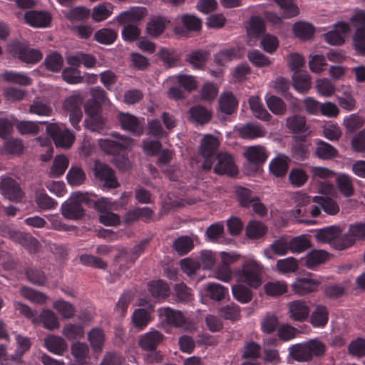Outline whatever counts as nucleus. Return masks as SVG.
<instances>
[{"label":"nucleus","instance_id":"obj_1","mask_svg":"<svg viewBox=\"0 0 365 365\" xmlns=\"http://www.w3.org/2000/svg\"><path fill=\"white\" fill-rule=\"evenodd\" d=\"M238 280L252 288H258L262 282V267L254 259H247L237 272Z\"/></svg>","mask_w":365,"mask_h":365},{"label":"nucleus","instance_id":"obj_2","mask_svg":"<svg viewBox=\"0 0 365 365\" xmlns=\"http://www.w3.org/2000/svg\"><path fill=\"white\" fill-rule=\"evenodd\" d=\"M294 200L297 208L292 212L293 217L301 223L309 225L314 222L313 220L302 219V217L308 216L310 214L312 217H317L320 214L319 207H309L310 197L305 193L297 192Z\"/></svg>","mask_w":365,"mask_h":365},{"label":"nucleus","instance_id":"obj_3","mask_svg":"<svg viewBox=\"0 0 365 365\" xmlns=\"http://www.w3.org/2000/svg\"><path fill=\"white\" fill-rule=\"evenodd\" d=\"M88 200L87 194L75 192L70 198L61 205L62 215L67 219L77 220L83 214L81 204Z\"/></svg>","mask_w":365,"mask_h":365},{"label":"nucleus","instance_id":"obj_4","mask_svg":"<svg viewBox=\"0 0 365 365\" xmlns=\"http://www.w3.org/2000/svg\"><path fill=\"white\" fill-rule=\"evenodd\" d=\"M46 132L57 147L68 148L75 140L74 135L62 124L50 123L47 125Z\"/></svg>","mask_w":365,"mask_h":365},{"label":"nucleus","instance_id":"obj_5","mask_svg":"<svg viewBox=\"0 0 365 365\" xmlns=\"http://www.w3.org/2000/svg\"><path fill=\"white\" fill-rule=\"evenodd\" d=\"M356 240H365V222H357L349 225L348 232L342 237V241L336 242V250H344L352 246Z\"/></svg>","mask_w":365,"mask_h":365},{"label":"nucleus","instance_id":"obj_6","mask_svg":"<svg viewBox=\"0 0 365 365\" xmlns=\"http://www.w3.org/2000/svg\"><path fill=\"white\" fill-rule=\"evenodd\" d=\"M23 16L26 24L36 29L48 28L52 21L51 14L45 10H29Z\"/></svg>","mask_w":365,"mask_h":365},{"label":"nucleus","instance_id":"obj_7","mask_svg":"<svg viewBox=\"0 0 365 365\" xmlns=\"http://www.w3.org/2000/svg\"><path fill=\"white\" fill-rule=\"evenodd\" d=\"M159 316L160 319L166 322L168 324L176 327H181L188 330L192 327L186 317L180 311L172 309L169 307H162L159 309Z\"/></svg>","mask_w":365,"mask_h":365},{"label":"nucleus","instance_id":"obj_8","mask_svg":"<svg viewBox=\"0 0 365 365\" xmlns=\"http://www.w3.org/2000/svg\"><path fill=\"white\" fill-rule=\"evenodd\" d=\"M219 146L217 139L211 135H205L202 139L200 145V153L205 158L202 165L204 170H210L212 166V157Z\"/></svg>","mask_w":365,"mask_h":365},{"label":"nucleus","instance_id":"obj_9","mask_svg":"<svg viewBox=\"0 0 365 365\" xmlns=\"http://www.w3.org/2000/svg\"><path fill=\"white\" fill-rule=\"evenodd\" d=\"M177 25L174 29L176 34L185 36L187 31H198L201 28V21L194 15L185 14L178 16L176 19Z\"/></svg>","mask_w":365,"mask_h":365},{"label":"nucleus","instance_id":"obj_10","mask_svg":"<svg viewBox=\"0 0 365 365\" xmlns=\"http://www.w3.org/2000/svg\"><path fill=\"white\" fill-rule=\"evenodd\" d=\"M0 192L5 198L15 202L20 201L24 196L17 182L7 176H2L0 179Z\"/></svg>","mask_w":365,"mask_h":365},{"label":"nucleus","instance_id":"obj_11","mask_svg":"<svg viewBox=\"0 0 365 365\" xmlns=\"http://www.w3.org/2000/svg\"><path fill=\"white\" fill-rule=\"evenodd\" d=\"M216 159L217 163L214 166V170L216 173L230 176L235 175L237 173V168L230 154L226 152L220 153Z\"/></svg>","mask_w":365,"mask_h":365},{"label":"nucleus","instance_id":"obj_12","mask_svg":"<svg viewBox=\"0 0 365 365\" xmlns=\"http://www.w3.org/2000/svg\"><path fill=\"white\" fill-rule=\"evenodd\" d=\"M148 16V10L143 6H133L127 11L119 14L115 20L120 24H134L142 21Z\"/></svg>","mask_w":365,"mask_h":365},{"label":"nucleus","instance_id":"obj_13","mask_svg":"<svg viewBox=\"0 0 365 365\" xmlns=\"http://www.w3.org/2000/svg\"><path fill=\"white\" fill-rule=\"evenodd\" d=\"M118 120L123 130L137 135L143 133L144 123L135 115L128 113H120L118 115Z\"/></svg>","mask_w":365,"mask_h":365},{"label":"nucleus","instance_id":"obj_14","mask_svg":"<svg viewBox=\"0 0 365 365\" xmlns=\"http://www.w3.org/2000/svg\"><path fill=\"white\" fill-rule=\"evenodd\" d=\"M288 314L291 319L296 322L307 320L310 314L307 303L303 300H294L287 304Z\"/></svg>","mask_w":365,"mask_h":365},{"label":"nucleus","instance_id":"obj_15","mask_svg":"<svg viewBox=\"0 0 365 365\" xmlns=\"http://www.w3.org/2000/svg\"><path fill=\"white\" fill-rule=\"evenodd\" d=\"M94 174L96 178L104 182L106 187L115 188L118 186L113 171L107 165L96 161L94 166Z\"/></svg>","mask_w":365,"mask_h":365},{"label":"nucleus","instance_id":"obj_16","mask_svg":"<svg viewBox=\"0 0 365 365\" xmlns=\"http://www.w3.org/2000/svg\"><path fill=\"white\" fill-rule=\"evenodd\" d=\"M287 127L295 135L302 138L309 136L312 130L306 123L304 116L294 115L287 118Z\"/></svg>","mask_w":365,"mask_h":365},{"label":"nucleus","instance_id":"obj_17","mask_svg":"<svg viewBox=\"0 0 365 365\" xmlns=\"http://www.w3.org/2000/svg\"><path fill=\"white\" fill-rule=\"evenodd\" d=\"M321 280L319 278L306 277L297 279L292 284L293 291L299 295H304L317 290Z\"/></svg>","mask_w":365,"mask_h":365},{"label":"nucleus","instance_id":"obj_18","mask_svg":"<svg viewBox=\"0 0 365 365\" xmlns=\"http://www.w3.org/2000/svg\"><path fill=\"white\" fill-rule=\"evenodd\" d=\"M243 155L248 163L255 165L264 163L268 158L267 151L259 145L245 148Z\"/></svg>","mask_w":365,"mask_h":365},{"label":"nucleus","instance_id":"obj_19","mask_svg":"<svg viewBox=\"0 0 365 365\" xmlns=\"http://www.w3.org/2000/svg\"><path fill=\"white\" fill-rule=\"evenodd\" d=\"M36 323L34 324H42L43 327L48 330L53 331L60 327V322L56 314L50 309H43L41 313L37 315Z\"/></svg>","mask_w":365,"mask_h":365},{"label":"nucleus","instance_id":"obj_20","mask_svg":"<svg viewBox=\"0 0 365 365\" xmlns=\"http://www.w3.org/2000/svg\"><path fill=\"white\" fill-rule=\"evenodd\" d=\"M335 182L337 190L344 197H349L354 193L352 178L344 173L335 174Z\"/></svg>","mask_w":365,"mask_h":365},{"label":"nucleus","instance_id":"obj_21","mask_svg":"<svg viewBox=\"0 0 365 365\" xmlns=\"http://www.w3.org/2000/svg\"><path fill=\"white\" fill-rule=\"evenodd\" d=\"M43 344L48 351L58 356H62L68 348L67 343L63 338L53 334L46 337Z\"/></svg>","mask_w":365,"mask_h":365},{"label":"nucleus","instance_id":"obj_22","mask_svg":"<svg viewBox=\"0 0 365 365\" xmlns=\"http://www.w3.org/2000/svg\"><path fill=\"white\" fill-rule=\"evenodd\" d=\"M341 230L338 227H329L319 230L315 235L317 240L322 243H331L335 248L336 242H341L342 237L338 238Z\"/></svg>","mask_w":365,"mask_h":365},{"label":"nucleus","instance_id":"obj_23","mask_svg":"<svg viewBox=\"0 0 365 365\" xmlns=\"http://www.w3.org/2000/svg\"><path fill=\"white\" fill-rule=\"evenodd\" d=\"M86 112L88 118L85 120L86 126L92 131L100 132L105 128L106 122L103 117L98 114V110L92 111L88 106H86Z\"/></svg>","mask_w":365,"mask_h":365},{"label":"nucleus","instance_id":"obj_24","mask_svg":"<svg viewBox=\"0 0 365 365\" xmlns=\"http://www.w3.org/2000/svg\"><path fill=\"white\" fill-rule=\"evenodd\" d=\"M163 337V334L159 331H150L141 336L139 344L143 349L152 350L162 341Z\"/></svg>","mask_w":365,"mask_h":365},{"label":"nucleus","instance_id":"obj_25","mask_svg":"<svg viewBox=\"0 0 365 365\" xmlns=\"http://www.w3.org/2000/svg\"><path fill=\"white\" fill-rule=\"evenodd\" d=\"M114 6L110 2H103L95 6L91 12V18L96 22L107 19L113 12Z\"/></svg>","mask_w":365,"mask_h":365},{"label":"nucleus","instance_id":"obj_26","mask_svg":"<svg viewBox=\"0 0 365 365\" xmlns=\"http://www.w3.org/2000/svg\"><path fill=\"white\" fill-rule=\"evenodd\" d=\"M329 320V312L323 305H317L310 315V323L314 327H325Z\"/></svg>","mask_w":365,"mask_h":365},{"label":"nucleus","instance_id":"obj_27","mask_svg":"<svg viewBox=\"0 0 365 365\" xmlns=\"http://www.w3.org/2000/svg\"><path fill=\"white\" fill-rule=\"evenodd\" d=\"M239 134L243 138L254 139L264 136L266 131L259 124L248 123L239 128Z\"/></svg>","mask_w":365,"mask_h":365},{"label":"nucleus","instance_id":"obj_28","mask_svg":"<svg viewBox=\"0 0 365 365\" xmlns=\"http://www.w3.org/2000/svg\"><path fill=\"white\" fill-rule=\"evenodd\" d=\"M289 159L284 155H278L269 163V170L276 177L285 175L288 170Z\"/></svg>","mask_w":365,"mask_h":365},{"label":"nucleus","instance_id":"obj_29","mask_svg":"<svg viewBox=\"0 0 365 365\" xmlns=\"http://www.w3.org/2000/svg\"><path fill=\"white\" fill-rule=\"evenodd\" d=\"M168 22L166 18L163 16L151 18L147 24V33L153 37L159 36L164 31Z\"/></svg>","mask_w":365,"mask_h":365},{"label":"nucleus","instance_id":"obj_30","mask_svg":"<svg viewBox=\"0 0 365 365\" xmlns=\"http://www.w3.org/2000/svg\"><path fill=\"white\" fill-rule=\"evenodd\" d=\"M20 293L24 298L36 304H46L49 300L48 297L44 293L26 287H22Z\"/></svg>","mask_w":365,"mask_h":365},{"label":"nucleus","instance_id":"obj_31","mask_svg":"<svg viewBox=\"0 0 365 365\" xmlns=\"http://www.w3.org/2000/svg\"><path fill=\"white\" fill-rule=\"evenodd\" d=\"M264 290L267 296L276 297L285 294L288 285L284 281L272 280L264 284Z\"/></svg>","mask_w":365,"mask_h":365},{"label":"nucleus","instance_id":"obj_32","mask_svg":"<svg viewBox=\"0 0 365 365\" xmlns=\"http://www.w3.org/2000/svg\"><path fill=\"white\" fill-rule=\"evenodd\" d=\"M10 237L24 247H26L31 252H35L37 250V241L29 234L22 233L19 231H13L10 232Z\"/></svg>","mask_w":365,"mask_h":365},{"label":"nucleus","instance_id":"obj_33","mask_svg":"<svg viewBox=\"0 0 365 365\" xmlns=\"http://www.w3.org/2000/svg\"><path fill=\"white\" fill-rule=\"evenodd\" d=\"M328 258L329 255L327 252L322 250H313L306 256L304 264L307 268L312 269L324 263Z\"/></svg>","mask_w":365,"mask_h":365},{"label":"nucleus","instance_id":"obj_34","mask_svg":"<svg viewBox=\"0 0 365 365\" xmlns=\"http://www.w3.org/2000/svg\"><path fill=\"white\" fill-rule=\"evenodd\" d=\"M249 104L253 115L264 121H269L271 115L264 108L260 98L258 96H252L249 99Z\"/></svg>","mask_w":365,"mask_h":365},{"label":"nucleus","instance_id":"obj_35","mask_svg":"<svg viewBox=\"0 0 365 365\" xmlns=\"http://www.w3.org/2000/svg\"><path fill=\"white\" fill-rule=\"evenodd\" d=\"M53 307L63 319H69L76 314L74 306L71 303L61 299L54 301Z\"/></svg>","mask_w":365,"mask_h":365},{"label":"nucleus","instance_id":"obj_36","mask_svg":"<svg viewBox=\"0 0 365 365\" xmlns=\"http://www.w3.org/2000/svg\"><path fill=\"white\" fill-rule=\"evenodd\" d=\"M204 288L207 295L215 301H221L228 294V289L217 283H207Z\"/></svg>","mask_w":365,"mask_h":365},{"label":"nucleus","instance_id":"obj_37","mask_svg":"<svg viewBox=\"0 0 365 365\" xmlns=\"http://www.w3.org/2000/svg\"><path fill=\"white\" fill-rule=\"evenodd\" d=\"M210 118V112L202 106H193L190 109L189 119L196 124L206 123Z\"/></svg>","mask_w":365,"mask_h":365},{"label":"nucleus","instance_id":"obj_38","mask_svg":"<svg viewBox=\"0 0 365 365\" xmlns=\"http://www.w3.org/2000/svg\"><path fill=\"white\" fill-rule=\"evenodd\" d=\"M313 202L317 203L327 214L334 215L338 213L339 207L338 204L331 198L328 197L315 196Z\"/></svg>","mask_w":365,"mask_h":365},{"label":"nucleus","instance_id":"obj_39","mask_svg":"<svg viewBox=\"0 0 365 365\" xmlns=\"http://www.w3.org/2000/svg\"><path fill=\"white\" fill-rule=\"evenodd\" d=\"M1 78L11 83H16L21 86H29L31 83V79L24 73L15 71H5L1 74Z\"/></svg>","mask_w":365,"mask_h":365},{"label":"nucleus","instance_id":"obj_40","mask_svg":"<svg viewBox=\"0 0 365 365\" xmlns=\"http://www.w3.org/2000/svg\"><path fill=\"white\" fill-rule=\"evenodd\" d=\"M336 99L339 105L345 110L349 112L355 110L356 102L350 88H345L341 94L336 96Z\"/></svg>","mask_w":365,"mask_h":365},{"label":"nucleus","instance_id":"obj_41","mask_svg":"<svg viewBox=\"0 0 365 365\" xmlns=\"http://www.w3.org/2000/svg\"><path fill=\"white\" fill-rule=\"evenodd\" d=\"M282 11V17L289 19L296 16L299 9L294 0H274Z\"/></svg>","mask_w":365,"mask_h":365},{"label":"nucleus","instance_id":"obj_42","mask_svg":"<svg viewBox=\"0 0 365 365\" xmlns=\"http://www.w3.org/2000/svg\"><path fill=\"white\" fill-rule=\"evenodd\" d=\"M289 351L292 358L297 361H307L312 359L306 342L290 346Z\"/></svg>","mask_w":365,"mask_h":365},{"label":"nucleus","instance_id":"obj_43","mask_svg":"<svg viewBox=\"0 0 365 365\" xmlns=\"http://www.w3.org/2000/svg\"><path fill=\"white\" fill-rule=\"evenodd\" d=\"M364 124V119L358 113H352L345 116L343 119V125L346 133H351L361 128Z\"/></svg>","mask_w":365,"mask_h":365},{"label":"nucleus","instance_id":"obj_44","mask_svg":"<svg viewBox=\"0 0 365 365\" xmlns=\"http://www.w3.org/2000/svg\"><path fill=\"white\" fill-rule=\"evenodd\" d=\"M220 108L226 114H231L236 109L238 102L232 93L227 92L220 96Z\"/></svg>","mask_w":365,"mask_h":365},{"label":"nucleus","instance_id":"obj_45","mask_svg":"<svg viewBox=\"0 0 365 365\" xmlns=\"http://www.w3.org/2000/svg\"><path fill=\"white\" fill-rule=\"evenodd\" d=\"M66 178L69 185L78 186L82 185L86 181V175L81 168L71 166L66 175Z\"/></svg>","mask_w":365,"mask_h":365},{"label":"nucleus","instance_id":"obj_46","mask_svg":"<svg viewBox=\"0 0 365 365\" xmlns=\"http://www.w3.org/2000/svg\"><path fill=\"white\" fill-rule=\"evenodd\" d=\"M69 164L68 158L64 155H57L50 170V175L52 177L61 176L67 169Z\"/></svg>","mask_w":365,"mask_h":365},{"label":"nucleus","instance_id":"obj_47","mask_svg":"<svg viewBox=\"0 0 365 365\" xmlns=\"http://www.w3.org/2000/svg\"><path fill=\"white\" fill-rule=\"evenodd\" d=\"M315 153L318 158L323 160H329L337 155V150L322 140L317 143Z\"/></svg>","mask_w":365,"mask_h":365},{"label":"nucleus","instance_id":"obj_48","mask_svg":"<svg viewBox=\"0 0 365 365\" xmlns=\"http://www.w3.org/2000/svg\"><path fill=\"white\" fill-rule=\"evenodd\" d=\"M62 334L68 340L81 339L85 334L83 326L71 323L63 327Z\"/></svg>","mask_w":365,"mask_h":365},{"label":"nucleus","instance_id":"obj_49","mask_svg":"<svg viewBox=\"0 0 365 365\" xmlns=\"http://www.w3.org/2000/svg\"><path fill=\"white\" fill-rule=\"evenodd\" d=\"M150 315L145 309H137L132 315V322L138 329H144L150 321Z\"/></svg>","mask_w":365,"mask_h":365},{"label":"nucleus","instance_id":"obj_50","mask_svg":"<svg viewBox=\"0 0 365 365\" xmlns=\"http://www.w3.org/2000/svg\"><path fill=\"white\" fill-rule=\"evenodd\" d=\"M293 31L297 37L301 39H309L313 36L314 29L312 24L300 21L294 24Z\"/></svg>","mask_w":365,"mask_h":365},{"label":"nucleus","instance_id":"obj_51","mask_svg":"<svg viewBox=\"0 0 365 365\" xmlns=\"http://www.w3.org/2000/svg\"><path fill=\"white\" fill-rule=\"evenodd\" d=\"M88 341L93 349L96 351H101L103 346L105 336L103 331L100 329H93L88 335Z\"/></svg>","mask_w":365,"mask_h":365},{"label":"nucleus","instance_id":"obj_52","mask_svg":"<svg viewBox=\"0 0 365 365\" xmlns=\"http://www.w3.org/2000/svg\"><path fill=\"white\" fill-rule=\"evenodd\" d=\"M148 288L151 294L155 298H164L169 294L168 284L163 280L150 282Z\"/></svg>","mask_w":365,"mask_h":365},{"label":"nucleus","instance_id":"obj_53","mask_svg":"<svg viewBox=\"0 0 365 365\" xmlns=\"http://www.w3.org/2000/svg\"><path fill=\"white\" fill-rule=\"evenodd\" d=\"M29 113L39 116H49L52 113V109L48 104L37 98L30 106Z\"/></svg>","mask_w":365,"mask_h":365},{"label":"nucleus","instance_id":"obj_54","mask_svg":"<svg viewBox=\"0 0 365 365\" xmlns=\"http://www.w3.org/2000/svg\"><path fill=\"white\" fill-rule=\"evenodd\" d=\"M71 352L78 362H82L89 354L88 346L86 343L75 341L71 346Z\"/></svg>","mask_w":365,"mask_h":365},{"label":"nucleus","instance_id":"obj_55","mask_svg":"<svg viewBox=\"0 0 365 365\" xmlns=\"http://www.w3.org/2000/svg\"><path fill=\"white\" fill-rule=\"evenodd\" d=\"M315 87L317 93L324 97H329L335 93V86L328 78L317 79Z\"/></svg>","mask_w":365,"mask_h":365},{"label":"nucleus","instance_id":"obj_56","mask_svg":"<svg viewBox=\"0 0 365 365\" xmlns=\"http://www.w3.org/2000/svg\"><path fill=\"white\" fill-rule=\"evenodd\" d=\"M269 109L275 115H282L286 110V106L283 101L275 96L271 95L265 97Z\"/></svg>","mask_w":365,"mask_h":365},{"label":"nucleus","instance_id":"obj_57","mask_svg":"<svg viewBox=\"0 0 365 365\" xmlns=\"http://www.w3.org/2000/svg\"><path fill=\"white\" fill-rule=\"evenodd\" d=\"M292 78L294 87L298 92L304 93L311 88V78L309 74L294 73Z\"/></svg>","mask_w":365,"mask_h":365},{"label":"nucleus","instance_id":"obj_58","mask_svg":"<svg viewBox=\"0 0 365 365\" xmlns=\"http://www.w3.org/2000/svg\"><path fill=\"white\" fill-rule=\"evenodd\" d=\"M240 51L231 48L220 51L215 56V60L218 64L223 65L226 62L240 58Z\"/></svg>","mask_w":365,"mask_h":365},{"label":"nucleus","instance_id":"obj_59","mask_svg":"<svg viewBox=\"0 0 365 365\" xmlns=\"http://www.w3.org/2000/svg\"><path fill=\"white\" fill-rule=\"evenodd\" d=\"M233 297L241 303H247L251 301L252 292L242 284H236L232 287Z\"/></svg>","mask_w":365,"mask_h":365},{"label":"nucleus","instance_id":"obj_60","mask_svg":"<svg viewBox=\"0 0 365 365\" xmlns=\"http://www.w3.org/2000/svg\"><path fill=\"white\" fill-rule=\"evenodd\" d=\"M267 232L266 227L260 222L250 221L246 227V234L250 238H259L263 236Z\"/></svg>","mask_w":365,"mask_h":365},{"label":"nucleus","instance_id":"obj_61","mask_svg":"<svg viewBox=\"0 0 365 365\" xmlns=\"http://www.w3.org/2000/svg\"><path fill=\"white\" fill-rule=\"evenodd\" d=\"M289 244L292 253H301L310 247L309 240L302 235L292 238Z\"/></svg>","mask_w":365,"mask_h":365},{"label":"nucleus","instance_id":"obj_62","mask_svg":"<svg viewBox=\"0 0 365 365\" xmlns=\"http://www.w3.org/2000/svg\"><path fill=\"white\" fill-rule=\"evenodd\" d=\"M208 53L205 51H196L190 53L187 61L195 68H202L207 61Z\"/></svg>","mask_w":365,"mask_h":365},{"label":"nucleus","instance_id":"obj_63","mask_svg":"<svg viewBox=\"0 0 365 365\" xmlns=\"http://www.w3.org/2000/svg\"><path fill=\"white\" fill-rule=\"evenodd\" d=\"M249 61L257 67L268 66L271 61L258 50H252L247 55Z\"/></svg>","mask_w":365,"mask_h":365},{"label":"nucleus","instance_id":"obj_64","mask_svg":"<svg viewBox=\"0 0 365 365\" xmlns=\"http://www.w3.org/2000/svg\"><path fill=\"white\" fill-rule=\"evenodd\" d=\"M116 37V32L110 29H102L95 34V39L103 44L113 43Z\"/></svg>","mask_w":365,"mask_h":365}]
</instances>
